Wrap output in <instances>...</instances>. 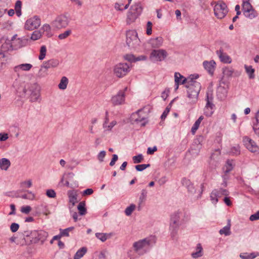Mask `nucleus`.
Listing matches in <instances>:
<instances>
[{
	"label": "nucleus",
	"instance_id": "a18cd8bd",
	"mask_svg": "<svg viewBox=\"0 0 259 259\" xmlns=\"http://www.w3.org/2000/svg\"><path fill=\"white\" fill-rule=\"evenodd\" d=\"M41 35V32L40 31H34L31 34V39L36 40L40 38Z\"/></svg>",
	"mask_w": 259,
	"mask_h": 259
},
{
	"label": "nucleus",
	"instance_id": "4468645a",
	"mask_svg": "<svg viewBox=\"0 0 259 259\" xmlns=\"http://www.w3.org/2000/svg\"><path fill=\"white\" fill-rule=\"evenodd\" d=\"M142 112L139 110L136 113H134L131 116V121L133 123H136L139 124L141 126H145L147 123V119L144 116H142L140 113Z\"/></svg>",
	"mask_w": 259,
	"mask_h": 259
},
{
	"label": "nucleus",
	"instance_id": "338daca9",
	"mask_svg": "<svg viewBox=\"0 0 259 259\" xmlns=\"http://www.w3.org/2000/svg\"><path fill=\"white\" fill-rule=\"evenodd\" d=\"M79 163V161L75 159V158H72L70 161V167L72 168L75 167L76 165Z\"/></svg>",
	"mask_w": 259,
	"mask_h": 259
},
{
	"label": "nucleus",
	"instance_id": "ddd939ff",
	"mask_svg": "<svg viewBox=\"0 0 259 259\" xmlns=\"http://www.w3.org/2000/svg\"><path fill=\"white\" fill-rule=\"evenodd\" d=\"M229 46L227 44H224L216 53L220 61L224 63H231V58L224 52V48H229Z\"/></svg>",
	"mask_w": 259,
	"mask_h": 259
},
{
	"label": "nucleus",
	"instance_id": "393cba45",
	"mask_svg": "<svg viewBox=\"0 0 259 259\" xmlns=\"http://www.w3.org/2000/svg\"><path fill=\"white\" fill-rule=\"evenodd\" d=\"M231 228V221L230 220H228V224L226 226L223 228L219 231V233L221 235H225V236H229L231 234L230 231Z\"/></svg>",
	"mask_w": 259,
	"mask_h": 259
},
{
	"label": "nucleus",
	"instance_id": "79ce46f5",
	"mask_svg": "<svg viewBox=\"0 0 259 259\" xmlns=\"http://www.w3.org/2000/svg\"><path fill=\"white\" fill-rule=\"evenodd\" d=\"M253 10V9L252 8V6L250 4V3H249L247 1L243 2V4H242V11H243V12H245V11H249V10Z\"/></svg>",
	"mask_w": 259,
	"mask_h": 259
},
{
	"label": "nucleus",
	"instance_id": "774afa93",
	"mask_svg": "<svg viewBox=\"0 0 259 259\" xmlns=\"http://www.w3.org/2000/svg\"><path fill=\"white\" fill-rule=\"evenodd\" d=\"M93 192L94 191L92 189L89 188L85 190L82 192V195H90L92 194Z\"/></svg>",
	"mask_w": 259,
	"mask_h": 259
},
{
	"label": "nucleus",
	"instance_id": "58836bf2",
	"mask_svg": "<svg viewBox=\"0 0 259 259\" xmlns=\"http://www.w3.org/2000/svg\"><path fill=\"white\" fill-rule=\"evenodd\" d=\"M48 69L44 67V65L41 67L38 73V77L40 78L45 77L48 75Z\"/></svg>",
	"mask_w": 259,
	"mask_h": 259
},
{
	"label": "nucleus",
	"instance_id": "72a5a7b5",
	"mask_svg": "<svg viewBox=\"0 0 259 259\" xmlns=\"http://www.w3.org/2000/svg\"><path fill=\"white\" fill-rule=\"evenodd\" d=\"M244 68L247 74L248 75L249 78L253 79L254 78V69L252 68L251 66L245 65Z\"/></svg>",
	"mask_w": 259,
	"mask_h": 259
},
{
	"label": "nucleus",
	"instance_id": "49530a36",
	"mask_svg": "<svg viewBox=\"0 0 259 259\" xmlns=\"http://www.w3.org/2000/svg\"><path fill=\"white\" fill-rule=\"evenodd\" d=\"M71 33V30L70 29L67 30L63 33L60 34L58 35V38L60 39H64L66 38Z\"/></svg>",
	"mask_w": 259,
	"mask_h": 259
},
{
	"label": "nucleus",
	"instance_id": "052dcab7",
	"mask_svg": "<svg viewBox=\"0 0 259 259\" xmlns=\"http://www.w3.org/2000/svg\"><path fill=\"white\" fill-rule=\"evenodd\" d=\"M19 228V224L15 223H12L10 226V229L12 232H16V231H17Z\"/></svg>",
	"mask_w": 259,
	"mask_h": 259
},
{
	"label": "nucleus",
	"instance_id": "4c0bfd02",
	"mask_svg": "<svg viewBox=\"0 0 259 259\" xmlns=\"http://www.w3.org/2000/svg\"><path fill=\"white\" fill-rule=\"evenodd\" d=\"M1 49L2 51L5 52L10 50H13L14 48L13 47L12 44L10 42V41H9V42H6L2 45Z\"/></svg>",
	"mask_w": 259,
	"mask_h": 259
},
{
	"label": "nucleus",
	"instance_id": "423d86ee",
	"mask_svg": "<svg viewBox=\"0 0 259 259\" xmlns=\"http://www.w3.org/2000/svg\"><path fill=\"white\" fill-rule=\"evenodd\" d=\"M26 236H30L31 238V242L33 243H37L40 241L43 243L47 239L48 234L47 232L40 230V231H33L30 233L28 232H25Z\"/></svg>",
	"mask_w": 259,
	"mask_h": 259
},
{
	"label": "nucleus",
	"instance_id": "f704fd0d",
	"mask_svg": "<svg viewBox=\"0 0 259 259\" xmlns=\"http://www.w3.org/2000/svg\"><path fill=\"white\" fill-rule=\"evenodd\" d=\"M68 83V78L65 76H63L62 77L60 80V82L58 85V87L61 90H65L67 88Z\"/></svg>",
	"mask_w": 259,
	"mask_h": 259
},
{
	"label": "nucleus",
	"instance_id": "5fc2aeb1",
	"mask_svg": "<svg viewBox=\"0 0 259 259\" xmlns=\"http://www.w3.org/2000/svg\"><path fill=\"white\" fill-rule=\"evenodd\" d=\"M200 122L198 121L197 120L195 122L194 124H193V126L191 128V132L192 134H195L196 131L198 130V127H199Z\"/></svg>",
	"mask_w": 259,
	"mask_h": 259
},
{
	"label": "nucleus",
	"instance_id": "a19ab883",
	"mask_svg": "<svg viewBox=\"0 0 259 259\" xmlns=\"http://www.w3.org/2000/svg\"><path fill=\"white\" fill-rule=\"evenodd\" d=\"M28 192L27 194H23L21 196H16L17 197H21L24 199L33 200L35 197L34 194L31 191H27Z\"/></svg>",
	"mask_w": 259,
	"mask_h": 259
},
{
	"label": "nucleus",
	"instance_id": "4d7b16f0",
	"mask_svg": "<svg viewBox=\"0 0 259 259\" xmlns=\"http://www.w3.org/2000/svg\"><path fill=\"white\" fill-rule=\"evenodd\" d=\"M46 194L48 197L50 198H55L56 194L55 191L53 189H49L47 191Z\"/></svg>",
	"mask_w": 259,
	"mask_h": 259
},
{
	"label": "nucleus",
	"instance_id": "6ab92c4d",
	"mask_svg": "<svg viewBox=\"0 0 259 259\" xmlns=\"http://www.w3.org/2000/svg\"><path fill=\"white\" fill-rule=\"evenodd\" d=\"M74 174L72 172H69L67 174H65L62 177L61 182L64 184V185L69 187H71L70 184L71 185V183L73 182Z\"/></svg>",
	"mask_w": 259,
	"mask_h": 259
},
{
	"label": "nucleus",
	"instance_id": "5701e85b",
	"mask_svg": "<svg viewBox=\"0 0 259 259\" xmlns=\"http://www.w3.org/2000/svg\"><path fill=\"white\" fill-rule=\"evenodd\" d=\"M11 165L10 161L6 158L0 159V168L2 170H7Z\"/></svg>",
	"mask_w": 259,
	"mask_h": 259
},
{
	"label": "nucleus",
	"instance_id": "4be33fe9",
	"mask_svg": "<svg viewBox=\"0 0 259 259\" xmlns=\"http://www.w3.org/2000/svg\"><path fill=\"white\" fill-rule=\"evenodd\" d=\"M32 67V65L31 64L29 63H25L21 64L16 66L14 68V71L16 72H18L20 70L23 71H27L30 70Z\"/></svg>",
	"mask_w": 259,
	"mask_h": 259
},
{
	"label": "nucleus",
	"instance_id": "bb28decb",
	"mask_svg": "<svg viewBox=\"0 0 259 259\" xmlns=\"http://www.w3.org/2000/svg\"><path fill=\"white\" fill-rule=\"evenodd\" d=\"M130 10L139 16L142 12L143 8L141 4L138 3L132 5L130 8Z\"/></svg>",
	"mask_w": 259,
	"mask_h": 259
},
{
	"label": "nucleus",
	"instance_id": "aec40b11",
	"mask_svg": "<svg viewBox=\"0 0 259 259\" xmlns=\"http://www.w3.org/2000/svg\"><path fill=\"white\" fill-rule=\"evenodd\" d=\"M203 66L206 70L211 75H212L215 69V62L213 60L210 61H204L203 63Z\"/></svg>",
	"mask_w": 259,
	"mask_h": 259
},
{
	"label": "nucleus",
	"instance_id": "8fccbe9b",
	"mask_svg": "<svg viewBox=\"0 0 259 259\" xmlns=\"http://www.w3.org/2000/svg\"><path fill=\"white\" fill-rule=\"evenodd\" d=\"M213 108H208L207 107H205L204 109V114L206 116H210L213 114Z\"/></svg>",
	"mask_w": 259,
	"mask_h": 259
},
{
	"label": "nucleus",
	"instance_id": "bf43d9fd",
	"mask_svg": "<svg viewBox=\"0 0 259 259\" xmlns=\"http://www.w3.org/2000/svg\"><path fill=\"white\" fill-rule=\"evenodd\" d=\"M31 207L28 205L22 206L21 209V212L24 213H25V214L29 213L30 212V211H31Z\"/></svg>",
	"mask_w": 259,
	"mask_h": 259
},
{
	"label": "nucleus",
	"instance_id": "f3484780",
	"mask_svg": "<svg viewBox=\"0 0 259 259\" xmlns=\"http://www.w3.org/2000/svg\"><path fill=\"white\" fill-rule=\"evenodd\" d=\"M189 79L185 78L179 72L175 73V91L179 88V84H184L187 82V80Z\"/></svg>",
	"mask_w": 259,
	"mask_h": 259
},
{
	"label": "nucleus",
	"instance_id": "cd10ccee",
	"mask_svg": "<svg viewBox=\"0 0 259 259\" xmlns=\"http://www.w3.org/2000/svg\"><path fill=\"white\" fill-rule=\"evenodd\" d=\"M139 16L136 13L129 10L127 14L126 22L128 24L134 22Z\"/></svg>",
	"mask_w": 259,
	"mask_h": 259
},
{
	"label": "nucleus",
	"instance_id": "f257e3e1",
	"mask_svg": "<svg viewBox=\"0 0 259 259\" xmlns=\"http://www.w3.org/2000/svg\"><path fill=\"white\" fill-rule=\"evenodd\" d=\"M198 75H191L188 79L186 82L187 85L186 87L187 88V97L189 98L190 102L192 103H195L198 100V97L200 91L201 85L200 83L195 80L198 78Z\"/></svg>",
	"mask_w": 259,
	"mask_h": 259
},
{
	"label": "nucleus",
	"instance_id": "e2e57ef3",
	"mask_svg": "<svg viewBox=\"0 0 259 259\" xmlns=\"http://www.w3.org/2000/svg\"><path fill=\"white\" fill-rule=\"evenodd\" d=\"M249 220L251 221H254L259 220V211H257L254 214L251 215L249 217Z\"/></svg>",
	"mask_w": 259,
	"mask_h": 259
},
{
	"label": "nucleus",
	"instance_id": "6e6552de",
	"mask_svg": "<svg viewBox=\"0 0 259 259\" xmlns=\"http://www.w3.org/2000/svg\"><path fill=\"white\" fill-rule=\"evenodd\" d=\"M167 52L163 49H152L150 54V59L154 62L163 61L167 56Z\"/></svg>",
	"mask_w": 259,
	"mask_h": 259
},
{
	"label": "nucleus",
	"instance_id": "20e7f679",
	"mask_svg": "<svg viewBox=\"0 0 259 259\" xmlns=\"http://www.w3.org/2000/svg\"><path fill=\"white\" fill-rule=\"evenodd\" d=\"M140 40L135 30H128L126 32V43L131 50H135L140 45Z\"/></svg>",
	"mask_w": 259,
	"mask_h": 259
},
{
	"label": "nucleus",
	"instance_id": "9b49d317",
	"mask_svg": "<svg viewBox=\"0 0 259 259\" xmlns=\"http://www.w3.org/2000/svg\"><path fill=\"white\" fill-rule=\"evenodd\" d=\"M40 25V19L37 16L28 19L25 24V28L27 30H32L37 28Z\"/></svg>",
	"mask_w": 259,
	"mask_h": 259
},
{
	"label": "nucleus",
	"instance_id": "69168bd1",
	"mask_svg": "<svg viewBox=\"0 0 259 259\" xmlns=\"http://www.w3.org/2000/svg\"><path fill=\"white\" fill-rule=\"evenodd\" d=\"M182 183L183 185L186 187L187 188L190 186V185L192 184L191 181L186 178H183L182 179Z\"/></svg>",
	"mask_w": 259,
	"mask_h": 259
},
{
	"label": "nucleus",
	"instance_id": "13d9d810",
	"mask_svg": "<svg viewBox=\"0 0 259 259\" xmlns=\"http://www.w3.org/2000/svg\"><path fill=\"white\" fill-rule=\"evenodd\" d=\"M212 100V98L211 97L210 99L209 98V97L208 96V94H207L206 97V101L207 103L205 107H207L208 108H213L214 105L212 104V103L211 102L210 100Z\"/></svg>",
	"mask_w": 259,
	"mask_h": 259
},
{
	"label": "nucleus",
	"instance_id": "1a4fd4ad",
	"mask_svg": "<svg viewBox=\"0 0 259 259\" xmlns=\"http://www.w3.org/2000/svg\"><path fill=\"white\" fill-rule=\"evenodd\" d=\"M130 71V64L127 63H119L114 68V73L118 77L125 76Z\"/></svg>",
	"mask_w": 259,
	"mask_h": 259
},
{
	"label": "nucleus",
	"instance_id": "680f3d73",
	"mask_svg": "<svg viewBox=\"0 0 259 259\" xmlns=\"http://www.w3.org/2000/svg\"><path fill=\"white\" fill-rule=\"evenodd\" d=\"M231 153L233 155H238L240 154V149L238 146L234 147L231 149Z\"/></svg>",
	"mask_w": 259,
	"mask_h": 259
},
{
	"label": "nucleus",
	"instance_id": "0eeeda50",
	"mask_svg": "<svg viewBox=\"0 0 259 259\" xmlns=\"http://www.w3.org/2000/svg\"><path fill=\"white\" fill-rule=\"evenodd\" d=\"M181 215L182 212L177 211L175 212L171 216L169 228L172 237H174L176 234L180 226V220Z\"/></svg>",
	"mask_w": 259,
	"mask_h": 259
},
{
	"label": "nucleus",
	"instance_id": "f8f14e48",
	"mask_svg": "<svg viewBox=\"0 0 259 259\" xmlns=\"http://www.w3.org/2000/svg\"><path fill=\"white\" fill-rule=\"evenodd\" d=\"M243 142L246 148L252 153H259V147L254 141L246 136L243 139Z\"/></svg>",
	"mask_w": 259,
	"mask_h": 259
},
{
	"label": "nucleus",
	"instance_id": "ea45409f",
	"mask_svg": "<svg viewBox=\"0 0 259 259\" xmlns=\"http://www.w3.org/2000/svg\"><path fill=\"white\" fill-rule=\"evenodd\" d=\"M233 169L232 161L227 160L226 164L223 168L224 171L226 174L229 172Z\"/></svg>",
	"mask_w": 259,
	"mask_h": 259
},
{
	"label": "nucleus",
	"instance_id": "f03ea898",
	"mask_svg": "<svg viewBox=\"0 0 259 259\" xmlns=\"http://www.w3.org/2000/svg\"><path fill=\"white\" fill-rule=\"evenodd\" d=\"M154 243L155 239L154 237L147 238L135 242L133 247L135 251L137 253L139 254H143L145 253Z\"/></svg>",
	"mask_w": 259,
	"mask_h": 259
},
{
	"label": "nucleus",
	"instance_id": "a211bd4d",
	"mask_svg": "<svg viewBox=\"0 0 259 259\" xmlns=\"http://www.w3.org/2000/svg\"><path fill=\"white\" fill-rule=\"evenodd\" d=\"M163 41V39L161 37H157L150 39L148 42V44L152 49H157L162 46Z\"/></svg>",
	"mask_w": 259,
	"mask_h": 259
},
{
	"label": "nucleus",
	"instance_id": "37998d69",
	"mask_svg": "<svg viewBox=\"0 0 259 259\" xmlns=\"http://www.w3.org/2000/svg\"><path fill=\"white\" fill-rule=\"evenodd\" d=\"M136 205L134 204H131L129 206L126 208L125 209V213L126 215H130L133 211L135 210Z\"/></svg>",
	"mask_w": 259,
	"mask_h": 259
},
{
	"label": "nucleus",
	"instance_id": "c03bdc74",
	"mask_svg": "<svg viewBox=\"0 0 259 259\" xmlns=\"http://www.w3.org/2000/svg\"><path fill=\"white\" fill-rule=\"evenodd\" d=\"M47 49L45 46H42L40 50V54L38 58L40 60H43L46 55Z\"/></svg>",
	"mask_w": 259,
	"mask_h": 259
},
{
	"label": "nucleus",
	"instance_id": "7ed1b4c3",
	"mask_svg": "<svg viewBox=\"0 0 259 259\" xmlns=\"http://www.w3.org/2000/svg\"><path fill=\"white\" fill-rule=\"evenodd\" d=\"M40 88L36 83L27 84L23 91L29 95L30 100L32 102L39 101L40 100Z\"/></svg>",
	"mask_w": 259,
	"mask_h": 259
},
{
	"label": "nucleus",
	"instance_id": "6e6d98bb",
	"mask_svg": "<svg viewBox=\"0 0 259 259\" xmlns=\"http://www.w3.org/2000/svg\"><path fill=\"white\" fill-rule=\"evenodd\" d=\"M152 22L148 21L146 25V33L147 35H150L152 34Z\"/></svg>",
	"mask_w": 259,
	"mask_h": 259
},
{
	"label": "nucleus",
	"instance_id": "dca6fc26",
	"mask_svg": "<svg viewBox=\"0 0 259 259\" xmlns=\"http://www.w3.org/2000/svg\"><path fill=\"white\" fill-rule=\"evenodd\" d=\"M124 91H120L118 94L112 98V103L114 105H118L123 104L124 102Z\"/></svg>",
	"mask_w": 259,
	"mask_h": 259
},
{
	"label": "nucleus",
	"instance_id": "2eb2a0df",
	"mask_svg": "<svg viewBox=\"0 0 259 259\" xmlns=\"http://www.w3.org/2000/svg\"><path fill=\"white\" fill-rule=\"evenodd\" d=\"M69 202L71 204L69 205V209L70 212L72 213V216L76 222L77 220V214L76 211V208L74 207L75 204L77 202V198L75 195H69Z\"/></svg>",
	"mask_w": 259,
	"mask_h": 259
},
{
	"label": "nucleus",
	"instance_id": "39448f33",
	"mask_svg": "<svg viewBox=\"0 0 259 259\" xmlns=\"http://www.w3.org/2000/svg\"><path fill=\"white\" fill-rule=\"evenodd\" d=\"M70 21L69 17L66 14H61L52 22L51 25L54 29H60L66 28Z\"/></svg>",
	"mask_w": 259,
	"mask_h": 259
},
{
	"label": "nucleus",
	"instance_id": "473e14b6",
	"mask_svg": "<svg viewBox=\"0 0 259 259\" xmlns=\"http://www.w3.org/2000/svg\"><path fill=\"white\" fill-rule=\"evenodd\" d=\"M95 235L98 239L102 242L105 241L108 238L111 237V235L110 234L103 233H97Z\"/></svg>",
	"mask_w": 259,
	"mask_h": 259
},
{
	"label": "nucleus",
	"instance_id": "e433bc0d",
	"mask_svg": "<svg viewBox=\"0 0 259 259\" xmlns=\"http://www.w3.org/2000/svg\"><path fill=\"white\" fill-rule=\"evenodd\" d=\"M217 189L213 190L210 194V200L212 203L215 204L218 201V194Z\"/></svg>",
	"mask_w": 259,
	"mask_h": 259
},
{
	"label": "nucleus",
	"instance_id": "b1692460",
	"mask_svg": "<svg viewBox=\"0 0 259 259\" xmlns=\"http://www.w3.org/2000/svg\"><path fill=\"white\" fill-rule=\"evenodd\" d=\"M202 247L200 244H198L195 248V251L191 253V255L193 258H198L201 257L203 255Z\"/></svg>",
	"mask_w": 259,
	"mask_h": 259
},
{
	"label": "nucleus",
	"instance_id": "de8ad7c7",
	"mask_svg": "<svg viewBox=\"0 0 259 259\" xmlns=\"http://www.w3.org/2000/svg\"><path fill=\"white\" fill-rule=\"evenodd\" d=\"M150 164H142L137 165L135 166V168L137 171H142L145 169L146 168L150 167Z\"/></svg>",
	"mask_w": 259,
	"mask_h": 259
},
{
	"label": "nucleus",
	"instance_id": "7c9ffc66",
	"mask_svg": "<svg viewBox=\"0 0 259 259\" xmlns=\"http://www.w3.org/2000/svg\"><path fill=\"white\" fill-rule=\"evenodd\" d=\"M258 117H259V111H258L256 113V114H255V120H256V123H254L253 124V131H254V133H255V134L256 135H257L258 136H259V120H258Z\"/></svg>",
	"mask_w": 259,
	"mask_h": 259
},
{
	"label": "nucleus",
	"instance_id": "9d476101",
	"mask_svg": "<svg viewBox=\"0 0 259 259\" xmlns=\"http://www.w3.org/2000/svg\"><path fill=\"white\" fill-rule=\"evenodd\" d=\"M213 10L215 16L219 19L223 18L228 13L226 4L222 2L214 6Z\"/></svg>",
	"mask_w": 259,
	"mask_h": 259
},
{
	"label": "nucleus",
	"instance_id": "09e8293b",
	"mask_svg": "<svg viewBox=\"0 0 259 259\" xmlns=\"http://www.w3.org/2000/svg\"><path fill=\"white\" fill-rule=\"evenodd\" d=\"M223 91H218L217 96L221 100L224 99L227 96V91L224 89H222Z\"/></svg>",
	"mask_w": 259,
	"mask_h": 259
},
{
	"label": "nucleus",
	"instance_id": "c9c22d12",
	"mask_svg": "<svg viewBox=\"0 0 259 259\" xmlns=\"http://www.w3.org/2000/svg\"><path fill=\"white\" fill-rule=\"evenodd\" d=\"M244 16L250 19H252L256 16V14L254 10H251L249 11H245L243 12Z\"/></svg>",
	"mask_w": 259,
	"mask_h": 259
},
{
	"label": "nucleus",
	"instance_id": "c756f323",
	"mask_svg": "<svg viewBox=\"0 0 259 259\" xmlns=\"http://www.w3.org/2000/svg\"><path fill=\"white\" fill-rule=\"evenodd\" d=\"M108 112H106V117H105V121L103 124V127L105 129L108 130H111L112 127L115 126L116 124V121H112L109 125H107V123L109 121V118L108 117Z\"/></svg>",
	"mask_w": 259,
	"mask_h": 259
},
{
	"label": "nucleus",
	"instance_id": "3c124183",
	"mask_svg": "<svg viewBox=\"0 0 259 259\" xmlns=\"http://www.w3.org/2000/svg\"><path fill=\"white\" fill-rule=\"evenodd\" d=\"M106 154V152L105 151L103 150L101 151L97 155V158L99 162H102L104 161V158H105Z\"/></svg>",
	"mask_w": 259,
	"mask_h": 259
},
{
	"label": "nucleus",
	"instance_id": "412c9836",
	"mask_svg": "<svg viewBox=\"0 0 259 259\" xmlns=\"http://www.w3.org/2000/svg\"><path fill=\"white\" fill-rule=\"evenodd\" d=\"M59 64V61L57 59H52L43 63L44 67L48 69L56 67Z\"/></svg>",
	"mask_w": 259,
	"mask_h": 259
},
{
	"label": "nucleus",
	"instance_id": "0e129e2a",
	"mask_svg": "<svg viewBox=\"0 0 259 259\" xmlns=\"http://www.w3.org/2000/svg\"><path fill=\"white\" fill-rule=\"evenodd\" d=\"M20 184L22 187L26 186V187L30 188L32 186V181L31 180H29L28 181L22 182Z\"/></svg>",
	"mask_w": 259,
	"mask_h": 259
},
{
	"label": "nucleus",
	"instance_id": "864d4df0",
	"mask_svg": "<svg viewBox=\"0 0 259 259\" xmlns=\"http://www.w3.org/2000/svg\"><path fill=\"white\" fill-rule=\"evenodd\" d=\"M218 190V194L219 197H221L222 195L227 196L229 194V192L227 190L220 188Z\"/></svg>",
	"mask_w": 259,
	"mask_h": 259
},
{
	"label": "nucleus",
	"instance_id": "a878e982",
	"mask_svg": "<svg viewBox=\"0 0 259 259\" xmlns=\"http://www.w3.org/2000/svg\"><path fill=\"white\" fill-rule=\"evenodd\" d=\"M239 256L242 259H253L256 256H259V253L243 252L240 253Z\"/></svg>",
	"mask_w": 259,
	"mask_h": 259
},
{
	"label": "nucleus",
	"instance_id": "c85d7f7f",
	"mask_svg": "<svg viewBox=\"0 0 259 259\" xmlns=\"http://www.w3.org/2000/svg\"><path fill=\"white\" fill-rule=\"evenodd\" d=\"M148 192L146 189H143L141 191L140 196L139 197V202L138 207V210H140L141 209V204L146 199Z\"/></svg>",
	"mask_w": 259,
	"mask_h": 259
},
{
	"label": "nucleus",
	"instance_id": "603ef678",
	"mask_svg": "<svg viewBox=\"0 0 259 259\" xmlns=\"http://www.w3.org/2000/svg\"><path fill=\"white\" fill-rule=\"evenodd\" d=\"M134 162L135 163H138L141 162L143 159V156L142 154H139L137 156H135L133 157Z\"/></svg>",
	"mask_w": 259,
	"mask_h": 259
},
{
	"label": "nucleus",
	"instance_id": "2f4dec72",
	"mask_svg": "<svg viewBox=\"0 0 259 259\" xmlns=\"http://www.w3.org/2000/svg\"><path fill=\"white\" fill-rule=\"evenodd\" d=\"M41 30H42L44 32H46V35L48 37H50L53 35V33L51 31V27L48 24L43 25L41 28Z\"/></svg>",
	"mask_w": 259,
	"mask_h": 259
}]
</instances>
